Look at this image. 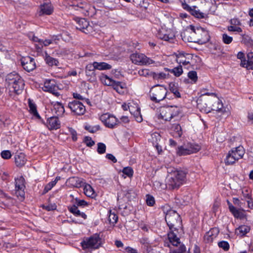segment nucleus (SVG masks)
<instances>
[{
	"instance_id": "50",
	"label": "nucleus",
	"mask_w": 253,
	"mask_h": 253,
	"mask_svg": "<svg viewBox=\"0 0 253 253\" xmlns=\"http://www.w3.org/2000/svg\"><path fill=\"white\" fill-rule=\"evenodd\" d=\"M146 203L147 205L149 206H153L155 203V201L154 198L149 195H147L146 196Z\"/></svg>"
},
{
	"instance_id": "28",
	"label": "nucleus",
	"mask_w": 253,
	"mask_h": 253,
	"mask_svg": "<svg viewBox=\"0 0 253 253\" xmlns=\"http://www.w3.org/2000/svg\"><path fill=\"white\" fill-rule=\"evenodd\" d=\"M250 230V228L249 226L247 225H242L239 227L236 230V233L241 236H243L245 235L246 234L248 233Z\"/></svg>"
},
{
	"instance_id": "38",
	"label": "nucleus",
	"mask_w": 253,
	"mask_h": 253,
	"mask_svg": "<svg viewBox=\"0 0 253 253\" xmlns=\"http://www.w3.org/2000/svg\"><path fill=\"white\" fill-rule=\"evenodd\" d=\"M171 129L175 132V136L180 137L182 135V129L179 124L173 125Z\"/></svg>"
},
{
	"instance_id": "16",
	"label": "nucleus",
	"mask_w": 253,
	"mask_h": 253,
	"mask_svg": "<svg viewBox=\"0 0 253 253\" xmlns=\"http://www.w3.org/2000/svg\"><path fill=\"white\" fill-rule=\"evenodd\" d=\"M73 5L80 9L85 15H89L90 11L93 12L94 9V7H91L86 2L83 1L75 2Z\"/></svg>"
},
{
	"instance_id": "31",
	"label": "nucleus",
	"mask_w": 253,
	"mask_h": 253,
	"mask_svg": "<svg viewBox=\"0 0 253 253\" xmlns=\"http://www.w3.org/2000/svg\"><path fill=\"white\" fill-rule=\"evenodd\" d=\"M176 61L180 64H182L184 65H188L190 63L189 58H187L185 56L184 54H179L177 57Z\"/></svg>"
},
{
	"instance_id": "63",
	"label": "nucleus",
	"mask_w": 253,
	"mask_h": 253,
	"mask_svg": "<svg viewBox=\"0 0 253 253\" xmlns=\"http://www.w3.org/2000/svg\"><path fill=\"white\" fill-rule=\"evenodd\" d=\"M230 23L232 25V26H237L241 25L240 21L237 19H232L230 21Z\"/></svg>"
},
{
	"instance_id": "64",
	"label": "nucleus",
	"mask_w": 253,
	"mask_h": 253,
	"mask_svg": "<svg viewBox=\"0 0 253 253\" xmlns=\"http://www.w3.org/2000/svg\"><path fill=\"white\" fill-rule=\"evenodd\" d=\"M73 95V97L74 98H76V99H77L79 100H83L84 99H85L84 97L80 94L78 93H74Z\"/></svg>"
},
{
	"instance_id": "19",
	"label": "nucleus",
	"mask_w": 253,
	"mask_h": 253,
	"mask_svg": "<svg viewBox=\"0 0 253 253\" xmlns=\"http://www.w3.org/2000/svg\"><path fill=\"white\" fill-rule=\"evenodd\" d=\"M47 127L49 130H56L60 128V123L57 117H51L47 121Z\"/></svg>"
},
{
	"instance_id": "20",
	"label": "nucleus",
	"mask_w": 253,
	"mask_h": 253,
	"mask_svg": "<svg viewBox=\"0 0 253 253\" xmlns=\"http://www.w3.org/2000/svg\"><path fill=\"white\" fill-rule=\"evenodd\" d=\"M219 231L217 228H212L207 232L204 236V240L207 243L211 242L216 237Z\"/></svg>"
},
{
	"instance_id": "9",
	"label": "nucleus",
	"mask_w": 253,
	"mask_h": 253,
	"mask_svg": "<svg viewBox=\"0 0 253 253\" xmlns=\"http://www.w3.org/2000/svg\"><path fill=\"white\" fill-rule=\"evenodd\" d=\"M102 82L109 86H112L113 88L119 93H124L126 89V84L123 82H116L107 76L101 78Z\"/></svg>"
},
{
	"instance_id": "25",
	"label": "nucleus",
	"mask_w": 253,
	"mask_h": 253,
	"mask_svg": "<svg viewBox=\"0 0 253 253\" xmlns=\"http://www.w3.org/2000/svg\"><path fill=\"white\" fill-rule=\"evenodd\" d=\"M96 70H104L110 69L112 68L111 65L105 62H94Z\"/></svg>"
},
{
	"instance_id": "18",
	"label": "nucleus",
	"mask_w": 253,
	"mask_h": 253,
	"mask_svg": "<svg viewBox=\"0 0 253 253\" xmlns=\"http://www.w3.org/2000/svg\"><path fill=\"white\" fill-rule=\"evenodd\" d=\"M44 90L48 91L54 94L55 96H59V93L58 92V87L55 84L54 81H48L44 83Z\"/></svg>"
},
{
	"instance_id": "26",
	"label": "nucleus",
	"mask_w": 253,
	"mask_h": 253,
	"mask_svg": "<svg viewBox=\"0 0 253 253\" xmlns=\"http://www.w3.org/2000/svg\"><path fill=\"white\" fill-rule=\"evenodd\" d=\"M248 60L247 63H246V60L242 61L241 64L243 67L245 66V65H246V67L247 68H251L253 64V52H250L248 53L247 54Z\"/></svg>"
},
{
	"instance_id": "5",
	"label": "nucleus",
	"mask_w": 253,
	"mask_h": 253,
	"mask_svg": "<svg viewBox=\"0 0 253 253\" xmlns=\"http://www.w3.org/2000/svg\"><path fill=\"white\" fill-rule=\"evenodd\" d=\"M6 82L11 90L16 94H20L24 88L23 80L18 74L15 72L9 73L7 75Z\"/></svg>"
},
{
	"instance_id": "2",
	"label": "nucleus",
	"mask_w": 253,
	"mask_h": 253,
	"mask_svg": "<svg viewBox=\"0 0 253 253\" xmlns=\"http://www.w3.org/2000/svg\"><path fill=\"white\" fill-rule=\"evenodd\" d=\"M211 97H207L198 99L197 106L201 111L206 113L210 112L211 110L222 112L223 106L222 102L217 98L214 93H211Z\"/></svg>"
},
{
	"instance_id": "47",
	"label": "nucleus",
	"mask_w": 253,
	"mask_h": 253,
	"mask_svg": "<svg viewBox=\"0 0 253 253\" xmlns=\"http://www.w3.org/2000/svg\"><path fill=\"white\" fill-rule=\"evenodd\" d=\"M56 182L55 181H51L49 183H48L47 184H46L44 188L43 194H45L47 192H48L49 190H50L55 185Z\"/></svg>"
},
{
	"instance_id": "61",
	"label": "nucleus",
	"mask_w": 253,
	"mask_h": 253,
	"mask_svg": "<svg viewBox=\"0 0 253 253\" xmlns=\"http://www.w3.org/2000/svg\"><path fill=\"white\" fill-rule=\"evenodd\" d=\"M242 194L244 198H245L247 200L251 198V195L247 190H243Z\"/></svg>"
},
{
	"instance_id": "37",
	"label": "nucleus",
	"mask_w": 253,
	"mask_h": 253,
	"mask_svg": "<svg viewBox=\"0 0 253 253\" xmlns=\"http://www.w3.org/2000/svg\"><path fill=\"white\" fill-rule=\"evenodd\" d=\"M169 72L172 73L176 77H179L183 73V69L182 66L180 65L169 70Z\"/></svg>"
},
{
	"instance_id": "27",
	"label": "nucleus",
	"mask_w": 253,
	"mask_h": 253,
	"mask_svg": "<svg viewBox=\"0 0 253 253\" xmlns=\"http://www.w3.org/2000/svg\"><path fill=\"white\" fill-rule=\"evenodd\" d=\"M44 60L46 63L51 66L53 65L57 66L59 63L57 59L50 56L46 52H45Z\"/></svg>"
},
{
	"instance_id": "6",
	"label": "nucleus",
	"mask_w": 253,
	"mask_h": 253,
	"mask_svg": "<svg viewBox=\"0 0 253 253\" xmlns=\"http://www.w3.org/2000/svg\"><path fill=\"white\" fill-rule=\"evenodd\" d=\"M245 153V150L242 146L233 148L228 153L225 163L227 165H233L239 160L242 159Z\"/></svg>"
},
{
	"instance_id": "48",
	"label": "nucleus",
	"mask_w": 253,
	"mask_h": 253,
	"mask_svg": "<svg viewBox=\"0 0 253 253\" xmlns=\"http://www.w3.org/2000/svg\"><path fill=\"white\" fill-rule=\"evenodd\" d=\"M69 211L74 215L78 216L80 214V211L78 210V207L76 205H73L69 208Z\"/></svg>"
},
{
	"instance_id": "23",
	"label": "nucleus",
	"mask_w": 253,
	"mask_h": 253,
	"mask_svg": "<svg viewBox=\"0 0 253 253\" xmlns=\"http://www.w3.org/2000/svg\"><path fill=\"white\" fill-rule=\"evenodd\" d=\"M26 159L23 153H20L15 157V162L17 166L21 167L26 163Z\"/></svg>"
},
{
	"instance_id": "54",
	"label": "nucleus",
	"mask_w": 253,
	"mask_h": 253,
	"mask_svg": "<svg viewBox=\"0 0 253 253\" xmlns=\"http://www.w3.org/2000/svg\"><path fill=\"white\" fill-rule=\"evenodd\" d=\"M84 142L85 144L89 147H91L95 144L94 142L92 140L91 138L88 136L84 137Z\"/></svg>"
},
{
	"instance_id": "33",
	"label": "nucleus",
	"mask_w": 253,
	"mask_h": 253,
	"mask_svg": "<svg viewBox=\"0 0 253 253\" xmlns=\"http://www.w3.org/2000/svg\"><path fill=\"white\" fill-rule=\"evenodd\" d=\"M84 193L88 197H93L95 196L94 191L92 187L88 184L86 185L84 189Z\"/></svg>"
},
{
	"instance_id": "41",
	"label": "nucleus",
	"mask_w": 253,
	"mask_h": 253,
	"mask_svg": "<svg viewBox=\"0 0 253 253\" xmlns=\"http://www.w3.org/2000/svg\"><path fill=\"white\" fill-rule=\"evenodd\" d=\"M109 222L112 224H115L118 221V216L115 213V212H112L111 211H110V214L108 217Z\"/></svg>"
},
{
	"instance_id": "4",
	"label": "nucleus",
	"mask_w": 253,
	"mask_h": 253,
	"mask_svg": "<svg viewBox=\"0 0 253 253\" xmlns=\"http://www.w3.org/2000/svg\"><path fill=\"white\" fill-rule=\"evenodd\" d=\"M190 34L191 37L188 40L190 42H196L200 44H204L210 40V36L207 30L201 27L190 25L188 27L185 34Z\"/></svg>"
},
{
	"instance_id": "29",
	"label": "nucleus",
	"mask_w": 253,
	"mask_h": 253,
	"mask_svg": "<svg viewBox=\"0 0 253 253\" xmlns=\"http://www.w3.org/2000/svg\"><path fill=\"white\" fill-rule=\"evenodd\" d=\"M168 75L164 72L156 73L152 72L151 77L155 80H163L167 78Z\"/></svg>"
},
{
	"instance_id": "22",
	"label": "nucleus",
	"mask_w": 253,
	"mask_h": 253,
	"mask_svg": "<svg viewBox=\"0 0 253 253\" xmlns=\"http://www.w3.org/2000/svg\"><path fill=\"white\" fill-rule=\"evenodd\" d=\"M52 111L58 117L63 115L65 112V109L62 103L59 102H56L53 104V108Z\"/></svg>"
},
{
	"instance_id": "8",
	"label": "nucleus",
	"mask_w": 253,
	"mask_h": 253,
	"mask_svg": "<svg viewBox=\"0 0 253 253\" xmlns=\"http://www.w3.org/2000/svg\"><path fill=\"white\" fill-rule=\"evenodd\" d=\"M168 90L164 86L157 85L151 88L150 97L152 101L159 102L164 100L167 96Z\"/></svg>"
},
{
	"instance_id": "62",
	"label": "nucleus",
	"mask_w": 253,
	"mask_h": 253,
	"mask_svg": "<svg viewBox=\"0 0 253 253\" xmlns=\"http://www.w3.org/2000/svg\"><path fill=\"white\" fill-rule=\"evenodd\" d=\"M125 250L128 253H138L137 251L130 247H127L125 248Z\"/></svg>"
},
{
	"instance_id": "34",
	"label": "nucleus",
	"mask_w": 253,
	"mask_h": 253,
	"mask_svg": "<svg viewBox=\"0 0 253 253\" xmlns=\"http://www.w3.org/2000/svg\"><path fill=\"white\" fill-rule=\"evenodd\" d=\"M24 178L22 177H20L19 178L15 179V190L17 191L19 190H24Z\"/></svg>"
},
{
	"instance_id": "56",
	"label": "nucleus",
	"mask_w": 253,
	"mask_h": 253,
	"mask_svg": "<svg viewBox=\"0 0 253 253\" xmlns=\"http://www.w3.org/2000/svg\"><path fill=\"white\" fill-rule=\"evenodd\" d=\"M95 69L94 62L92 64H88L86 66L85 70L88 71L94 72Z\"/></svg>"
},
{
	"instance_id": "14",
	"label": "nucleus",
	"mask_w": 253,
	"mask_h": 253,
	"mask_svg": "<svg viewBox=\"0 0 253 253\" xmlns=\"http://www.w3.org/2000/svg\"><path fill=\"white\" fill-rule=\"evenodd\" d=\"M129 111L130 114L134 116L137 122H141L142 121V116L140 114V108L137 103H129Z\"/></svg>"
},
{
	"instance_id": "40",
	"label": "nucleus",
	"mask_w": 253,
	"mask_h": 253,
	"mask_svg": "<svg viewBox=\"0 0 253 253\" xmlns=\"http://www.w3.org/2000/svg\"><path fill=\"white\" fill-rule=\"evenodd\" d=\"M229 210L235 217H239L242 215V212L233 205H230Z\"/></svg>"
},
{
	"instance_id": "36",
	"label": "nucleus",
	"mask_w": 253,
	"mask_h": 253,
	"mask_svg": "<svg viewBox=\"0 0 253 253\" xmlns=\"http://www.w3.org/2000/svg\"><path fill=\"white\" fill-rule=\"evenodd\" d=\"M186 146H187L188 149L191 151V154L196 153L201 149V147L196 144L187 143Z\"/></svg>"
},
{
	"instance_id": "57",
	"label": "nucleus",
	"mask_w": 253,
	"mask_h": 253,
	"mask_svg": "<svg viewBox=\"0 0 253 253\" xmlns=\"http://www.w3.org/2000/svg\"><path fill=\"white\" fill-rule=\"evenodd\" d=\"M181 5H182V8L188 11H190V10H192V7H190V6L188 5V4H187L185 1H181Z\"/></svg>"
},
{
	"instance_id": "39",
	"label": "nucleus",
	"mask_w": 253,
	"mask_h": 253,
	"mask_svg": "<svg viewBox=\"0 0 253 253\" xmlns=\"http://www.w3.org/2000/svg\"><path fill=\"white\" fill-rule=\"evenodd\" d=\"M152 71L148 69H142L138 71V74L140 76L145 77H151Z\"/></svg>"
},
{
	"instance_id": "35",
	"label": "nucleus",
	"mask_w": 253,
	"mask_h": 253,
	"mask_svg": "<svg viewBox=\"0 0 253 253\" xmlns=\"http://www.w3.org/2000/svg\"><path fill=\"white\" fill-rule=\"evenodd\" d=\"M188 77L191 80L190 83L195 84L198 80L197 73L195 71H189L188 73Z\"/></svg>"
},
{
	"instance_id": "46",
	"label": "nucleus",
	"mask_w": 253,
	"mask_h": 253,
	"mask_svg": "<svg viewBox=\"0 0 253 253\" xmlns=\"http://www.w3.org/2000/svg\"><path fill=\"white\" fill-rule=\"evenodd\" d=\"M233 38L232 37L228 36L226 34H223L222 35V41L223 42L227 44H230L232 42Z\"/></svg>"
},
{
	"instance_id": "52",
	"label": "nucleus",
	"mask_w": 253,
	"mask_h": 253,
	"mask_svg": "<svg viewBox=\"0 0 253 253\" xmlns=\"http://www.w3.org/2000/svg\"><path fill=\"white\" fill-rule=\"evenodd\" d=\"M1 156L4 159H9L11 157V154L9 150H4L1 152Z\"/></svg>"
},
{
	"instance_id": "13",
	"label": "nucleus",
	"mask_w": 253,
	"mask_h": 253,
	"mask_svg": "<svg viewBox=\"0 0 253 253\" xmlns=\"http://www.w3.org/2000/svg\"><path fill=\"white\" fill-rule=\"evenodd\" d=\"M21 64L24 69L29 72L36 68L34 59L30 56L22 57L21 59Z\"/></svg>"
},
{
	"instance_id": "12",
	"label": "nucleus",
	"mask_w": 253,
	"mask_h": 253,
	"mask_svg": "<svg viewBox=\"0 0 253 253\" xmlns=\"http://www.w3.org/2000/svg\"><path fill=\"white\" fill-rule=\"evenodd\" d=\"M68 107L75 115H82L85 112L84 106L80 101H73L68 103Z\"/></svg>"
},
{
	"instance_id": "3",
	"label": "nucleus",
	"mask_w": 253,
	"mask_h": 253,
	"mask_svg": "<svg viewBox=\"0 0 253 253\" xmlns=\"http://www.w3.org/2000/svg\"><path fill=\"white\" fill-rule=\"evenodd\" d=\"M167 172L168 174L166 177V182L168 188H178L185 181L187 174L185 170L169 167L168 168Z\"/></svg>"
},
{
	"instance_id": "58",
	"label": "nucleus",
	"mask_w": 253,
	"mask_h": 253,
	"mask_svg": "<svg viewBox=\"0 0 253 253\" xmlns=\"http://www.w3.org/2000/svg\"><path fill=\"white\" fill-rule=\"evenodd\" d=\"M106 158L112 161L114 163H115L117 162L115 157L111 154H107L106 155Z\"/></svg>"
},
{
	"instance_id": "49",
	"label": "nucleus",
	"mask_w": 253,
	"mask_h": 253,
	"mask_svg": "<svg viewBox=\"0 0 253 253\" xmlns=\"http://www.w3.org/2000/svg\"><path fill=\"white\" fill-rule=\"evenodd\" d=\"M218 245L219 247H220V248H222L225 251H228L229 249V243L226 241H222L219 242L218 243Z\"/></svg>"
},
{
	"instance_id": "7",
	"label": "nucleus",
	"mask_w": 253,
	"mask_h": 253,
	"mask_svg": "<svg viewBox=\"0 0 253 253\" xmlns=\"http://www.w3.org/2000/svg\"><path fill=\"white\" fill-rule=\"evenodd\" d=\"M130 59L133 63L137 65H149L153 64L157 66L160 63L159 62H156L147 57L144 54L138 52L131 54Z\"/></svg>"
},
{
	"instance_id": "17",
	"label": "nucleus",
	"mask_w": 253,
	"mask_h": 253,
	"mask_svg": "<svg viewBox=\"0 0 253 253\" xmlns=\"http://www.w3.org/2000/svg\"><path fill=\"white\" fill-rule=\"evenodd\" d=\"M175 115L176 113H173L172 107L162 108L160 110V117L165 121H170Z\"/></svg>"
},
{
	"instance_id": "10",
	"label": "nucleus",
	"mask_w": 253,
	"mask_h": 253,
	"mask_svg": "<svg viewBox=\"0 0 253 253\" xmlns=\"http://www.w3.org/2000/svg\"><path fill=\"white\" fill-rule=\"evenodd\" d=\"M81 244L84 250L96 249L100 247L101 239L99 235L95 234L91 237L85 238Z\"/></svg>"
},
{
	"instance_id": "45",
	"label": "nucleus",
	"mask_w": 253,
	"mask_h": 253,
	"mask_svg": "<svg viewBox=\"0 0 253 253\" xmlns=\"http://www.w3.org/2000/svg\"><path fill=\"white\" fill-rule=\"evenodd\" d=\"M123 173L126 174L128 177H131L133 175V171L130 167L124 168L122 171Z\"/></svg>"
},
{
	"instance_id": "60",
	"label": "nucleus",
	"mask_w": 253,
	"mask_h": 253,
	"mask_svg": "<svg viewBox=\"0 0 253 253\" xmlns=\"http://www.w3.org/2000/svg\"><path fill=\"white\" fill-rule=\"evenodd\" d=\"M159 37L160 39L164 40V41H168L172 38L171 37H170L169 36V35H167V34L162 35L161 34H160L159 35Z\"/></svg>"
},
{
	"instance_id": "44",
	"label": "nucleus",
	"mask_w": 253,
	"mask_h": 253,
	"mask_svg": "<svg viewBox=\"0 0 253 253\" xmlns=\"http://www.w3.org/2000/svg\"><path fill=\"white\" fill-rule=\"evenodd\" d=\"M153 184L155 188H157L158 189H164L166 188H168V185H167L166 182V184H164L160 182L159 181H155Z\"/></svg>"
},
{
	"instance_id": "32",
	"label": "nucleus",
	"mask_w": 253,
	"mask_h": 253,
	"mask_svg": "<svg viewBox=\"0 0 253 253\" xmlns=\"http://www.w3.org/2000/svg\"><path fill=\"white\" fill-rule=\"evenodd\" d=\"M56 40V38L54 37L51 39H46V40H42L41 41H40V46L38 49H41L43 46H47L49 44L52 43L53 42Z\"/></svg>"
},
{
	"instance_id": "15",
	"label": "nucleus",
	"mask_w": 253,
	"mask_h": 253,
	"mask_svg": "<svg viewBox=\"0 0 253 253\" xmlns=\"http://www.w3.org/2000/svg\"><path fill=\"white\" fill-rule=\"evenodd\" d=\"M76 28L85 34L90 33L92 29V27L89 25V22L84 18L79 19Z\"/></svg>"
},
{
	"instance_id": "11",
	"label": "nucleus",
	"mask_w": 253,
	"mask_h": 253,
	"mask_svg": "<svg viewBox=\"0 0 253 253\" xmlns=\"http://www.w3.org/2000/svg\"><path fill=\"white\" fill-rule=\"evenodd\" d=\"M100 119L106 126L111 128H114L119 123L118 119L114 116L109 113L102 115Z\"/></svg>"
},
{
	"instance_id": "59",
	"label": "nucleus",
	"mask_w": 253,
	"mask_h": 253,
	"mask_svg": "<svg viewBox=\"0 0 253 253\" xmlns=\"http://www.w3.org/2000/svg\"><path fill=\"white\" fill-rule=\"evenodd\" d=\"M32 40L35 42H37V43H36L35 45L37 49L39 48V47L40 46V41H42V39H39L38 37L33 36L32 37Z\"/></svg>"
},
{
	"instance_id": "55",
	"label": "nucleus",
	"mask_w": 253,
	"mask_h": 253,
	"mask_svg": "<svg viewBox=\"0 0 253 253\" xmlns=\"http://www.w3.org/2000/svg\"><path fill=\"white\" fill-rule=\"evenodd\" d=\"M43 208L48 211H53L56 209V206L55 204H50L48 205H43Z\"/></svg>"
},
{
	"instance_id": "30",
	"label": "nucleus",
	"mask_w": 253,
	"mask_h": 253,
	"mask_svg": "<svg viewBox=\"0 0 253 253\" xmlns=\"http://www.w3.org/2000/svg\"><path fill=\"white\" fill-rule=\"evenodd\" d=\"M190 150L188 149L186 145H184L183 146H180L178 147L177 150V154L179 156L182 155H186L191 154Z\"/></svg>"
},
{
	"instance_id": "24",
	"label": "nucleus",
	"mask_w": 253,
	"mask_h": 253,
	"mask_svg": "<svg viewBox=\"0 0 253 253\" xmlns=\"http://www.w3.org/2000/svg\"><path fill=\"white\" fill-rule=\"evenodd\" d=\"M29 107L30 108V113L33 114V115L36 117L38 119L40 118V116L37 110L36 105L35 103H34L30 99L28 100Z\"/></svg>"
},
{
	"instance_id": "42",
	"label": "nucleus",
	"mask_w": 253,
	"mask_h": 253,
	"mask_svg": "<svg viewBox=\"0 0 253 253\" xmlns=\"http://www.w3.org/2000/svg\"><path fill=\"white\" fill-rule=\"evenodd\" d=\"M197 7L196 6H193L192 7V10H190L189 12L194 15V16L197 18H201L203 17V13L199 12V11L197 10L196 8Z\"/></svg>"
},
{
	"instance_id": "53",
	"label": "nucleus",
	"mask_w": 253,
	"mask_h": 253,
	"mask_svg": "<svg viewBox=\"0 0 253 253\" xmlns=\"http://www.w3.org/2000/svg\"><path fill=\"white\" fill-rule=\"evenodd\" d=\"M75 205L77 207H84L87 205V203L84 200H80L78 199H75Z\"/></svg>"
},
{
	"instance_id": "1",
	"label": "nucleus",
	"mask_w": 253,
	"mask_h": 253,
	"mask_svg": "<svg viewBox=\"0 0 253 253\" xmlns=\"http://www.w3.org/2000/svg\"><path fill=\"white\" fill-rule=\"evenodd\" d=\"M165 220L170 230L168 234L169 242L173 246L179 245L178 249L172 251V253H183L185 251V247L184 245L181 244L180 239L174 232L178 229V228L180 227L181 224L180 215L175 211L169 210L166 214Z\"/></svg>"
},
{
	"instance_id": "51",
	"label": "nucleus",
	"mask_w": 253,
	"mask_h": 253,
	"mask_svg": "<svg viewBox=\"0 0 253 253\" xmlns=\"http://www.w3.org/2000/svg\"><path fill=\"white\" fill-rule=\"evenodd\" d=\"M228 31L233 32L236 33H241L242 32V29L237 26H230L227 28Z\"/></svg>"
},
{
	"instance_id": "21",
	"label": "nucleus",
	"mask_w": 253,
	"mask_h": 253,
	"mask_svg": "<svg viewBox=\"0 0 253 253\" xmlns=\"http://www.w3.org/2000/svg\"><path fill=\"white\" fill-rule=\"evenodd\" d=\"M53 12V7L50 2L44 3L41 5L40 15H50Z\"/></svg>"
},
{
	"instance_id": "43",
	"label": "nucleus",
	"mask_w": 253,
	"mask_h": 253,
	"mask_svg": "<svg viewBox=\"0 0 253 253\" xmlns=\"http://www.w3.org/2000/svg\"><path fill=\"white\" fill-rule=\"evenodd\" d=\"M106 147L105 144L99 142L97 144V152L100 154H102L105 153Z\"/></svg>"
}]
</instances>
